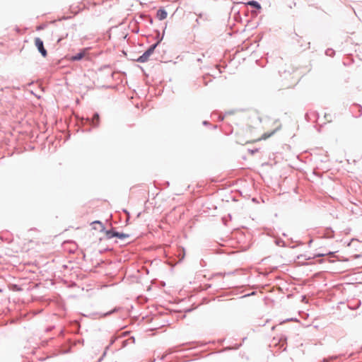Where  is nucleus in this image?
I'll use <instances>...</instances> for the list:
<instances>
[{"instance_id":"nucleus-10","label":"nucleus","mask_w":362,"mask_h":362,"mask_svg":"<svg viewBox=\"0 0 362 362\" xmlns=\"http://www.w3.org/2000/svg\"><path fill=\"white\" fill-rule=\"evenodd\" d=\"M247 4L251 6H253V7L257 8V9H260L261 8L260 4L257 1H249L247 3Z\"/></svg>"},{"instance_id":"nucleus-12","label":"nucleus","mask_w":362,"mask_h":362,"mask_svg":"<svg viewBox=\"0 0 362 362\" xmlns=\"http://www.w3.org/2000/svg\"><path fill=\"white\" fill-rule=\"evenodd\" d=\"M112 233H114V232L111 231V233L109 235H112Z\"/></svg>"},{"instance_id":"nucleus-1","label":"nucleus","mask_w":362,"mask_h":362,"mask_svg":"<svg viewBox=\"0 0 362 362\" xmlns=\"http://www.w3.org/2000/svg\"><path fill=\"white\" fill-rule=\"evenodd\" d=\"M156 45H151L141 56L137 59V62L144 63L147 62L150 56L153 53Z\"/></svg>"},{"instance_id":"nucleus-9","label":"nucleus","mask_w":362,"mask_h":362,"mask_svg":"<svg viewBox=\"0 0 362 362\" xmlns=\"http://www.w3.org/2000/svg\"><path fill=\"white\" fill-rule=\"evenodd\" d=\"M99 119H100L99 115L98 113H95L93 117V119H92L93 124L95 126H98L99 124Z\"/></svg>"},{"instance_id":"nucleus-8","label":"nucleus","mask_w":362,"mask_h":362,"mask_svg":"<svg viewBox=\"0 0 362 362\" xmlns=\"http://www.w3.org/2000/svg\"><path fill=\"white\" fill-rule=\"evenodd\" d=\"M84 55H85V52H81L80 53L76 54V55L72 56L71 59L72 61L81 60L84 57Z\"/></svg>"},{"instance_id":"nucleus-3","label":"nucleus","mask_w":362,"mask_h":362,"mask_svg":"<svg viewBox=\"0 0 362 362\" xmlns=\"http://www.w3.org/2000/svg\"><path fill=\"white\" fill-rule=\"evenodd\" d=\"M280 128H281V125L278 124V126L272 132H271L269 134L265 133L262 136H260V137L256 136L255 138H252L251 140H252V141H260L261 139H267V138H269L271 136H272Z\"/></svg>"},{"instance_id":"nucleus-5","label":"nucleus","mask_w":362,"mask_h":362,"mask_svg":"<svg viewBox=\"0 0 362 362\" xmlns=\"http://www.w3.org/2000/svg\"><path fill=\"white\" fill-rule=\"evenodd\" d=\"M111 233V230H107L106 231V235H107V237L108 238H113V237H117L120 239H123V238H127L128 235L124 234V233H112V235H109Z\"/></svg>"},{"instance_id":"nucleus-7","label":"nucleus","mask_w":362,"mask_h":362,"mask_svg":"<svg viewBox=\"0 0 362 362\" xmlns=\"http://www.w3.org/2000/svg\"><path fill=\"white\" fill-rule=\"evenodd\" d=\"M92 225H93L94 229H98L99 230H103L105 229L103 223L99 221H95L92 223Z\"/></svg>"},{"instance_id":"nucleus-2","label":"nucleus","mask_w":362,"mask_h":362,"mask_svg":"<svg viewBox=\"0 0 362 362\" xmlns=\"http://www.w3.org/2000/svg\"><path fill=\"white\" fill-rule=\"evenodd\" d=\"M35 45L37 47L38 51L42 54V56L43 57H46L47 56V50L44 47L42 40L39 37H36L35 39Z\"/></svg>"},{"instance_id":"nucleus-4","label":"nucleus","mask_w":362,"mask_h":362,"mask_svg":"<svg viewBox=\"0 0 362 362\" xmlns=\"http://www.w3.org/2000/svg\"><path fill=\"white\" fill-rule=\"evenodd\" d=\"M167 16H168V13L164 8H160L157 11L156 18L158 20L163 21V20L167 18Z\"/></svg>"},{"instance_id":"nucleus-6","label":"nucleus","mask_w":362,"mask_h":362,"mask_svg":"<svg viewBox=\"0 0 362 362\" xmlns=\"http://www.w3.org/2000/svg\"><path fill=\"white\" fill-rule=\"evenodd\" d=\"M298 42L300 43V47H301L302 50H305L310 47V42H308L302 37H300Z\"/></svg>"},{"instance_id":"nucleus-11","label":"nucleus","mask_w":362,"mask_h":362,"mask_svg":"<svg viewBox=\"0 0 362 362\" xmlns=\"http://www.w3.org/2000/svg\"><path fill=\"white\" fill-rule=\"evenodd\" d=\"M246 132H247V134H252V129H247L246 130Z\"/></svg>"}]
</instances>
